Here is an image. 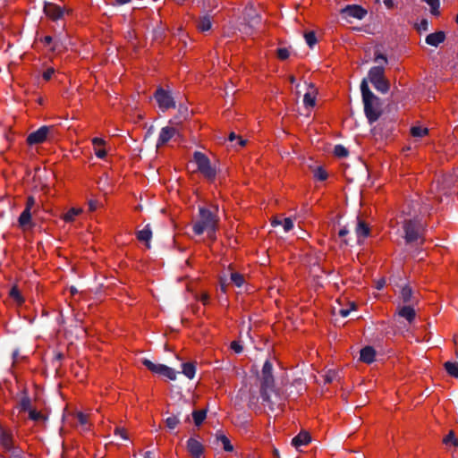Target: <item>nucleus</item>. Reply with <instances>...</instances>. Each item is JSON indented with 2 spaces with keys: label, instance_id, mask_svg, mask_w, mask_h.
Wrapping results in <instances>:
<instances>
[{
  "label": "nucleus",
  "instance_id": "1",
  "mask_svg": "<svg viewBox=\"0 0 458 458\" xmlns=\"http://www.w3.org/2000/svg\"><path fill=\"white\" fill-rule=\"evenodd\" d=\"M220 218L217 207L212 208L200 207L197 218L192 221V231L195 235L207 233L211 242L216 240V232L219 229Z\"/></svg>",
  "mask_w": 458,
  "mask_h": 458
},
{
  "label": "nucleus",
  "instance_id": "2",
  "mask_svg": "<svg viewBox=\"0 0 458 458\" xmlns=\"http://www.w3.org/2000/svg\"><path fill=\"white\" fill-rule=\"evenodd\" d=\"M360 91L364 104V113L369 123L379 119L382 114L379 98L369 89L367 81L364 79L360 83Z\"/></svg>",
  "mask_w": 458,
  "mask_h": 458
},
{
  "label": "nucleus",
  "instance_id": "3",
  "mask_svg": "<svg viewBox=\"0 0 458 458\" xmlns=\"http://www.w3.org/2000/svg\"><path fill=\"white\" fill-rule=\"evenodd\" d=\"M273 365L269 360H266L261 371L260 395L262 401L267 403L270 409H273L274 403L270 400L269 392L275 388V379L272 374Z\"/></svg>",
  "mask_w": 458,
  "mask_h": 458
},
{
  "label": "nucleus",
  "instance_id": "4",
  "mask_svg": "<svg viewBox=\"0 0 458 458\" xmlns=\"http://www.w3.org/2000/svg\"><path fill=\"white\" fill-rule=\"evenodd\" d=\"M193 161L197 165V170L208 182H214L216 178V169L211 165L210 159L202 152L195 151L193 154Z\"/></svg>",
  "mask_w": 458,
  "mask_h": 458
},
{
  "label": "nucleus",
  "instance_id": "5",
  "mask_svg": "<svg viewBox=\"0 0 458 458\" xmlns=\"http://www.w3.org/2000/svg\"><path fill=\"white\" fill-rule=\"evenodd\" d=\"M406 243L423 242L424 228L417 219H406L403 224Z\"/></svg>",
  "mask_w": 458,
  "mask_h": 458
},
{
  "label": "nucleus",
  "instance_id": "6",
  "mask_svg": "<svg viewBox=\"0 0 458 458\" xmlns=\"http://www.w3.org/2000/svg\"><path fill=\"white\" fill-rule=\"evenodd\" d=\"M369 80L375 89L382 93H386L390 89V83L385 76L383 66H374L369 71Z\"/></svg>",
  "mask_w": 458,
  "mask_h": 458
},
{
  "label": "nucleus",
  "instance_id": "7",
  "mask_svg": "<svg viewBox=\"0 0 458 458\" xmlns=\"http://www.w3.org/2000/svg\"><path fill=\"white\" fill-rule=\"evenodd\" d=\"M38 209L36 199L33 196H28L26 199L25 208L18 218V224L21 228L26 230L31 228L34 225L32 223V214H35Z\"/></svg>",
  "mask_w": 458,
  "mask_h": 458
},
{
  "label": "nucleus",
  "instance_id": "8",
  "mask_svg": "<svg viewBox=\"0 0 458 458\" xmlns=\"http://www.w3.org/2000/svg\"><path fill=\"white\" fill-rule=\"evenodd\" d=\"M154 98L157 103L158 107L163 112H165L171 108H175V101L174 100L171 93L163 88H158L155 91Z\"/></svg>",
  "mask_w": 458,
  "mask_h": 458
},
{
  "label": "nucleus",
  "instance_id": "9",
  "mask_svg": "<svg viewBox=\"0 0 458 458\" xmlns=\"http://www.w3.org/2000/svg\"><path fill=\"white\" fill-rule=\"evenodd\" d=\"M142 364L153 373L162 375L170 380L176 379V372L170 367L163 364H155L148 359H144Z\"/></svg>",
  "mask_w": 458,
  "mask_h": 458
},
{
  "label": "nucleus",
  "instance_id": "10",
  "mask_svg": "<svg viewBox=\"0 0 458 458\" xmlns=\"http://www.w3.org/2000/svg\"><path fill=\"white\" fill-rule=\"evenodd\" d=\"M70 12L64 5L61 6L55 3H45L44 13L46 16L53 21H56L62 19L64 14H68Z\"/></svg>",
  "mask_w": 458,
  "mask_h": 458
},
{
  "label": "nucleus",
  "instance_id": "11",
  "mask_svg": "<svg viewBox=\"0 0 458 458\" xmlns=\"http://www.w3.org/2000/svg\"><path fill=\"white\" fill-rule=\"evenodd\" d=\"M51 127L48 126H41L37 131L30 133L26 139V142L28 145H37L45 142L47 139V136L50 132Z\"/></svg>",
  "mask_w": 458,
  "mask_h": 458
},
{
  "label": "nucleus",
  "instance_id": "12",
  "mask_svg": "<svg viewBox=\"0 0 458 458\" xmlns=\"http://www.w3.org/2000/svg\"><path fill=\"white\" fill-rule=\"evenodd\" d=\"M187 451L193 458H199L204 453V446L196 438L190 437L187 441Z\"/></svg>",
  "mask_w": 458,
  "mask_h": 458
},
{
  "label": "nucleus",
  "instance_id": "13",
  "mask_svg": "<svg viewBox=\"0 0 458 458\" xmlns=\"http://www.w3.org/2000/svg\"><path fill=\"white\" fill-rule=\"evenodd\" d=\"M177 130L174 127L166 126L161 129L157 142V147L165 145L176 133Z\"/></svg>",
  "mask_w": 458,
  "mask_h": 458
},
{
  "label": "nucleus",
  "instance_id": "14",
  "mask_svg": "<svg viewBox=\"0 0 458 458\" xmlns=\"http://www.w3.org/2000/svg\"><path fill=\"white\" fill-rule=\"evenodd\" d=\"M91 143L96 157L100 159H104L107 155V151L106 149V141L102 138L95 137L91 140Z\"/></svg>",
  "mask_w": 458,
  "mask_h": 458
},
{
  "label": "nucleus",
  "instance_id": "15",
  "mask_svg": "<svg viewBox=\"0 0 458 458\" xmlns=\"http://www.w3.org/2000/svg\"><path fill=\"white\" fill-rule=\"evenodd\" d=\"M398 316L405 318L409 323H412L416 318V311L412 304H405L397 308Z\"/></svg>",
  "mask_w": 458,
  "mask_h": 458
},
{
  "label": "nucleus",
  "instance_id": "16",
  "mask_svg": "<svg viewBox=\"0 0 458 458\" xmlns=\"http://www.w3.org/2000/svg\"><path fill=\"white\" fill-rule=\"evenodd\" d=\"M358 242H360L370 234V227L364 220L358 217L357 225L355 227Z\"/></svg>",
  "mask_w": 458,
  "mask_h": 458
},
{
  "label": "nucleus",
  "instance_id": "17",
  "mask_svg": "<svg viewBox=\"0 0 458 458\" xmlns=\"http://www.w3.org/2000/svg\"><path fill=\"white\" fill-rule=\"evenodd\" d=\"M342 13H346L349 17H353L360 20L367 14V11L365 9L356 4L347 5L342 10Z\"/></svg>",
  "mask_w": 458,
  "mask_h": 458
},
{
  "label": "nucleus",
  "instance_id": "18",
  "mask_svg": "<svg viewBox=\"0 0 458 458\" xmlns=\"http://www.w3.org/2000/svg\"><path fill=\"white\" fill-rule=\"evenodd\" d=\"M318 90L313 85H310L308 91L304 94L303 103L306 107H314L316 105Z\"/></svg>",
  "mask_w": 458,
  "mask_h": 458
},
{
  "label": "nucleus",
  "instance_id": "19",
  "mask_svg": "<svg viewBox=\"0 0 458 458\" xmlns=\"http://www.w3.org/2000/svg\"><path fill=\"white\" fill-rule=\"evenodd\" d=\"M445 40V34L444 31H437L431 34H428L426 37V43L428 45L433 46V47H438L441 43H443Z\"/></svg>",
  "mask_w": 458,
  "mask_h": 458
},
{
  "label": "nucleus",
  "instance_id": "20",
  "mask_svg": "<svg viewBox=\"0 0 458 458\" xmlns=\"http://www.w3.org/2000/svg\"><path fill=\"white\" fill-rule=\"evenodd\" d=\"M376 351L371 346H366L360 350V360L367 364H370L375 360Z\"/></svg>",
  "mask_w": 458,
  "mask_h": 458
},
{
  "label": "nucleus",
  "instance_id": "21",
  "mask_svg": "<svg viewBox=\"0 0 458 458\" xmlns=\"http://www.w3.org/2000/svg\"><path fill=\"white\" fill-rule=\"evenodd\" d=\"M136 237H137L138 241H140L141 242H145L146 246L148 248H149V246H150L149 242L152 238V231H151L150 225H147L144 226L143 229L139 230L136 233Z\"/></svg>",
  "mask_w": 458,
  "mask_h": 458
},
{
  "label": "nucleus",
  "instance_id": "22",
  "mask_svg": "<svg viewBox=\"0 0 458 458\" xmlns=\"http://www.w3.org/2000/svg\"><path fill=\"white\" fill-rule=\"evenodd\" d=\"M310 440L311 437L310 434L306 431H301L292 439V445L294 447L298 448L301 445H308L310 442Z\"/></svg>",
  "mask_w": 458,
  "mask_h": 458
},
{
  "label": "nucleus",
  "instance_id": "23",
  "mask_svg": "<svg viewBox=\"0 0 458 458\" xmlns=\"http://www.w3.org/2000/svg\"><path fill=\"white\" fill-rule=\"evenodd\" d=\"M9 297L19 306L22 305L25 301L17 285L11 288Z\"/></svg>",
  "mask_w": 458,
  "mask_h": 458
},
{
  "label": "nucleus",
  "instance_id": "24",
  "mask_svg": "<svg viewBox=\"0 0 458 458\" xmlns=\"http://www.w3.org/2000/svg\"><path fill=\"white\" fill-rule=\"evenodd\" d=\"M0 444L7 450H10L13 445V436L10 432L2 431L0 433Z\"/></svg>",
  "mask_w": 458,
  "mask_h": 458
},
{
  "label": "nucleus",
  "instance_id": "25",
  "mask_svg": "<svg viewBox=\"0 0 458 458\" xmlns=\"http://www.w3.org/2000/svg\"><path fill=\"white\" fill-rule=\"evenodd\" d=\"M400 299L404 304H412V290L410 286L405 285L402 288Z\"/></svg>",
  "mask_w": 458,
  "mask_h": 458
},
{
  "label": "nucleus",
  "instance_id": "26",
  "mask_svg": "<svg viewBox=\"0 0 458 458\" xmlns=\"http://www.w3.org/2000/svg\"><path fill=\"white\" fill-rule=\"evenodd\" d=\"M82 213V208H70L63 216V219L65 222H72L75 220L76 216H80Z\"/></svg>",
  "mask_w": 458,
  "mask_h": 458
},
{
  "label": "nucleus",
  "instance_id": "27",
  "mask_svg": "<svg viewBox=\"0 0 458 458\" xmlns=\"http://www.w3.org/2000/svg\"><path fill=\"white\" fill-rule=\"evenodd\" d=\"M230 279L231 282L237 287L242 286L245 283L244 276L236 271H231Z\"/></svg>",
  "mask_w": 458,
  "mask_h": 458
},
{
  "label": "nucleus",
  "instance_id": "28",
  "mask_svg": "<svg viewBox=\"0 0 458 458\" xmlns=\"http://www.w3.org/2000/svg\"><path fill=\"white\" fill-rule=\"evenodd\" d=\"M216 440H217V442L221 443L223 449L225 451L232 452L233 450V446L231 444L230 439L226 436H225L223 434L216 435Z\"/></svg>",
  "mask_w": 458,
  "mask_h": 458
},
{
  "label": "nucleus",
  "instance_id": "29",
  "mask_svg": "<svg viewBox=\"0 0 458 458\" xmlns=\"http://www.w3.org/2000/svg\"><path fill=\"white\" fill-rule=\"evenodd\" d=\"M444 367L451 377H458V362L446 361Z\"/></svg>",
  "mask_w": 458,
  "mask_h": 458
},
{
  "label": "nucleus",
  "instance_id": "30",
  "mask_svg": "<svg viewBox=\"0 0 458 458\" xmlns=\"http://www.w3.org/2000/svg\"><path fill=\"white\" fill-rule=\"evenodd\" d=\"M196 368L191 362H186L182 364V373L190 379H192L195 376Z\"/></svg>",
  "mask_w": 458,
  "mask_h": 458
},
{
  "label": "nucleus",
  "instance_id": "31",
  "mask_svg": "<svg viewBox=\"0 0 458 458\" xmlns=\"http://www.w3.org/2000/svg\"><path fill=\"white\" fill-rule=\"evenodd\" d=\"M428 134V129L422 126H412L411 135L415 138H422Z\"/></svg>",
  "mask_w": 458,
  "mask_h": 458
},
{
  "label": "nucleus",
  "instance_id": "32",
  "mask_svg": "<svg viewBox=\"0 0 458 458\" xmlns=\"http://www.w3.org/2000/svg\"><path fill=\"white\" fill-rule=\"evenodd\" d=\"M313 176L317 181H326L328 177L327 172L322 166H317L313 170Z\"/></svg>",
  "mask_w": 458,
  "mask_h": 458
},
{
  "label": "nucleus",
  "instance_id": "33",
  "mask_svg": "<svg viewBox=\"0 0 458 458\" xmlns=\"http://www.w3.org/2000/svg\"><path fill=\"white\" fill-rule=\"evenodd\" d=\"M207 412L205 410H197L192 412V418L196 426H199L206 419Z\"/></svg>",
  "mask_w": 458,
  "mask_h": 458
},
{
  "label": "nucleus",
  "instance_id": "34",
  "mask_svg": "<svg viewBox=\"0 0 458 458\" xmlns=\"http://www.w3.org/2000/svg\"><path fill=\"white\" fill-rule=\"evenodd\" d=\"M199 30L205 32L211 29V21L208 17L201 18L197 25Z\"/></svg>",
  "mask_w": 458,
  "mask_h": 458
},
{
  "label": "nucleus",
  "instance_id": "35",
  "mask_svg": "<svg viewBox=\"0 0 458 458\" xmlns=\"http://www.w3.org/2000/svg\"><path fill=\"white\" fill-rule=\"evenodd\" d=\"M421 1L427 3L430 6V13L433 15L438 16L440 14L439 0H421Z\"/></svg>",
  "mask_w": 458,
  "mask_h": 458
},
{
  "label": "nucleus",
  "instance_id": "36",
  "mask_svg": "<svg viewBox=\"0 0 458 458\" xmlns=\"http://www.w3.org/2000/svg\"><path fill=\"white\" fill-rule=\"evenodd\" d=\"M443 443L446 445H451L454 446L458 445V441L454 436V433L453 431H450L443 439Z\"/></svg>",
  "mask_w": 458,
  "mask_h": 458
},
{
  "label": "nucleus",
  "instance_id": "37",
  "mask_svg": "<svg viewBox=\"0 0 458 458\" xmlns=\"http://www.w3.org/2000/svg\"><path fill=\"white\" fill-rule=\"evenodd\" d=\"M290 56V51L288 48L286 47H280V48H277L276 50V57L281 60V61H284L286 59H288Z\"/></svg>",
  "mask_w": 458,
  "mask_h": 458
},
{
  "label": "nucleus",
  "instance_id": "38",
  "mask_svg": "<svg viewBox=\"0 0 458 458\" xmlns=\"http://www.w3.org/2000/svg\"><path fill=\"white\" fill-rule=\"evenodd\" d=\"M306 43L312 47L317 43V38L314 31H309L304 34Z\"/></svg>",
  "mask_w": 458,
  "mask_h": 458
},
{
  "label": "nucleus",
  "instance_id": "39",
  "mask_svg": "<svg viewBox=\"0 0 458 458\" xmlns=\"http://www.w3.org/2000/svg\"><path fill=\"white\" fill-rule=\"evenodd\" d=\"M29 419L34 421H38L41 420H45V417L41 413V411H38L35 409H31L29 411Z\"/></svg>",
  "mask_w": 458,
  "mask_h": 458
},
{
  "label": "nucleus",
  "instance_id": "40",
  "mask_svg": "<svg viewBox=\"0 0 458 458\" xmlns=\"http://www.w3.org/2000/svg\"><path fill=\"white\" fill-rule=\"evenodd\" d=\"M334 154L337 157H345L348 155V150L342 145H336L334 148Z\"/></svg>",
  "mask_w": 458,
  "mask_h": 458
},
{
  "label": "nucleus",
  "instance_id": "41",
  "mask_svg": "<svg viewBox=\"0 0 458 458\" xmlns=\"http://www.w3.org/2000/svg\"><path fill=\"white\" fill-rule=\"evenodd\" d=\"M76 419L78 420V422L85 427V429H88V426H89V417L88 415L82 413V412H78L76 414Z\"/></svg>",
  "mask_w": 458,
  "mask_h": 458
},
{
  "label": "nucleus",
  "instance_id": "42",
  "mask_svg": "<svg viewBox=\"0 0 458 458\" xmlns=\"http://www.w3.org/2000/svg\"><path fill=\"white\" fill-rule=\"evenodd\" d=\"M165 424L169 428L173 429L179 424V420L176 416H170L165 420Z\"/></svg>",
  "mask_w": 458,
  "mask_h": 458
},
{
  "label": "nucleus",
  "instance_id": "43",
  "mask_svg": "<svg viewBox=\"0 0 458 458\" xmlns=\"http://www.w3.org/2000/svg\"><path fill=\"white\" fill-rule=\"evenodd\" d=\"M115 436L120 437L121 438L126 440L129 438L127 430L124 428L116 427L114 431Z\"/></svg>",
  "mask_w": 458,
  "mask_h": 458
},
{
  "label": "nucleus",
  "instance_id": "44",
  "mask_svg": "<svg viewBox=\"0 0 458 458\" xmlns=\"http://www.w3.org/2000/svg\"><path fill=\"white\" fill-rule=\"evenodd\" d=\"M282 225L285 232H289L293 227V222L292 218L285 217V218H283Z\"/></svg>",
  "mask_w": 458,
  "mask_h": 458
},
{
  "label": "nucleus",
  "instance_id": "45",
  "mask_svg": "<svg viewBox=\"0 0 458 458\" xmlns=\"http://www.w3.org/2000/svg\"><path fill=\"white\" fill-rule=\"evenodd\" d=\"M356 310V304L354 302L350 303V308L348 309H340L338 313L340 316L345 318L347 317L351 310Z\"/></svg>",
  "mask_w": 458,
  "mask_h": 458
},
{
  "label": "nucleus",
  "instance_id": "46",
  "mask_svg": "<svg viewBox=\"0 0 458 458\" xmlns=\"http://www.w3.org/2000/svg\"><path fill=\"white\" fill-rule=\"evenodd\" d=\"M55 73V69L50 67V68H47L42 74V77L45 81H49L52 76L54 75Z\"/></svg>",
  "mask_w": 458,
  "mask_h": 458
},
{
  "label": "nucleus",
  "instance_id": "47",
  "mask_svg": "<svg viewBox=\"0 0 458 458\" xmlns=\"http://www.w3.org/2000/svg\"><path fill=\"white\" fill-rule=\"evenodd\" d=\"M230 347L233 351H234L236 353H240L242 352V344L237 341H233L230 344Z\"/></svg>",
  "mask_w": 458,
  "mask_h": 458
},
{
  "label": "nucleus",
  "instance_id": "48",
  "mask_svg": "<svg viewBox=\"0 0 458 458\" xmlns=\"http://www.w3.org/2000/svg\"><path fill=\"white\" fill-rule=\"evenodd\" d=\"M88 205H89V210L90 212H94L98 208V201L95 200V199H90V200H89Z\"/></svg>",
  "mask_w": 458,
  "mask_h": 458
},
{
  "label": "nucleus",
  "instance_id": "49",
  "mask_svg": "<svg viewBox=\"0 0 458 458\" xmlns=\"http://www.w3.org/2000/svg\"><path fill=\"white\" fill-rule=\"evenodd\" d=\"M21 410L23 411H30L31 410L30 407V399L28 398H24L21 400Z\"/></svg>",
  "mask_w": 458,
  "mask_h": 458
},
{
  "label": "nucleus",
  "instance_id": "50",
  "mask_svg": "<svg viewBox=\"0 0 458 458\" xmlns=\"http://www.w3.org/2000/svg\"><path fill=\"white\" fill-rule=\"evenodd\" d=\"M199 300L202 302L203 305H208L209 303L210 296L208 293H203L200 294Z\"/></svg>",
  "mask_w": 458,
  "mask_h": 458
},
{
  "label": "nucleus",
  "instance_id": "51",
  "mask_svg": "<svg viewBox=\"0 0 458 458\" xmlns=\"http://www.w3.org/2000/svg\"><path fill=\"white\" fill-rule=\"evenodd\" d=\"M379 59H381L385 64H387L386 56L381 53H377L375 55V62H377Z\"/></svg>",
  "mask_w": 458,
  "mask_h": 458
},
{
  "label": "nucleus",
  "instance_id": "52",
  "mask_svg": "<svg viewBox=\"0 0 458 458\" xmlns=\"http://www.w3.org/2000/svg\"><path fill=\"white\" fill-rule=\"evenodd\" d=\"M40 40L45 46H48L52 43L53 38L51 36H45Z\"/></svg>",
  "mask_w": 458,
  "mask_h": 458
},
{
  "label": "nucleus",
  "instance_id": "53",
  "mask_svg": "<svg viewBox=\"0 0 458 458\" xmlns=\"http://www.w3.org/2000/svg\"><path fill=\"white\" fill-rule=\"evenodd\" d=\"M282 223H283V219H281L279 216H275L272 220H271V225L273 226H276V225H282Z\"/></svg>",
  "mask_w": 458,
  "mask_h": 458
},
{
  "label": "nucleus",
  "instance_id": "54",
  "mask_svg": "<svg viewBox=\"0 0 458 458\" xmlns=\"http://www.w3.org/2000/svg\"><path fill=\"white\" fill-rule=\"evenodd\" d=\"M349 233L348 229L344 226L343 228H341L338 232V236L340 238H344L345 235H347Z\"/></svg>",
  "mask_w": 458,
  "mask_h": 458
},
{
  "label": "nucleus",
  "instance_id": "55",
  "mask_svg": "<svg viewBox=\"0 0 458 458\" xmlns=\"http://www.w3.org/2000/svg\"><path fill=\"white\" fill-rule=\"evenodd\" d=\"M428 21L426 19H423L421 21H420V29H422L424 30H428Z\"/></svg>",
  "mask_w": 458,
  "mask_h": 458
},
{
  "label": "nucleus",
  "instance_id": "56",
  "mask_svg": "<svg viewBox=\"0 0 458 458\" xmlns=\"http://www.w3.org/2000/svg\"><path fill=\"white\" fill-rule=\"evenodd\" d=\"M384 4H385V5H386L388 9H392V8H394V1H393V0H384Z\"/></svg>",
  "mask_w": 458,
  "mask_h": 458
},
{
  "label": "nucleus",
  "instance_id": "57",
  "mask_svg": "<svg viewBox=\"0 0 458 458\" xmlns=\"http://www.w3.org/2000/svg\"><path fill=\"white\" fill-rule=\"evenodd\" d=\"M237 144L241 147H244L246 145V140H243L242 137H238Z\"/></svg>",
  "mask_w": 458,
  "mask_h": 458
},
{
  "label": "nucleus",
  "instance_id": "58",
  "mask_svg": "<svg viewBox=\"0 0 458 458\" xmlns=\"http://www.w3.org/2000/svg\"><path fill=\"white\" fill-rule=\"evenodd\" d=\"M238 137H239V136H236L234 132H231V133L229 134L228 140H229L230 141H233L234 140H238Z\"/></svg>",
  "mask_w": 458,
  "mask_h": 458
},
{
  "label": "nucleus",
  "instance_id": "59",
  "mask_svg": "<svg viewBox=\"0 0 458 458\" xmlns=\"http://www.w3.org/2000/svg\"><path fill=\"white\" fill-rule=\"evenodd\" d=\"M143 456H144V458H153L152 453L150 451L145 452Z\"/></svg>",
  "mask_w": 458,
  "mask_h": 458
},
{
  "label": "nucleus",
  "instance_id": "60",
  "mask_svg": "<svg viewBox=\"0 0 458 458\" xmlns=\"http://www.w3.org/2000/svg\"><path fill=\"white\" fill-rule=\"evenodd\" d=\"M221 290L225 293L226 292V284L224 282H220Z\"/></svg>",
  "mask_w": 458,
  "mask_h": 458
},
{
  "label": "nucleus",
  "instance_id": "61",
  "mask_svg": "<svg viewBox=\"0 0 458 458\" xmlns=\"http://www.w3.org/2000/svg\"><path fill=\"white\" fill-rule=\"evenodd\" d=\"M18 355H19L18 351H14L13 353V362H15L17 360Z\"/></svg>",
  "mask_w": 458,
  "mask_h": 458
},
{
  "label": "nucleus",
  "instance_id": "62",
  "mask_svg": "<svg viewBox=\"0 0 458 458\" xmlns=\"http://www.w3.org/2000/svg\"><path fill=\"white\" fill-rule=\"evenodd\" d=\"M131 0H116V2L120 4H124L130 2Z\"/></svg>",
  "mask_w": 458,
  "mask_h": 458
},
{
  "label": "nucleus",
  "instance_id": "63",
  "mask_svg": "<svg viewBox=\"0 0 458 458\" xmlns=\"http://www.w3.org/2000/svg\"><path fill=\"white\" fill-rule=\"evenodd\" d=\"M326 381H327V382H328V383H330V382L332 381V378H331V377H329L328 376H327V377H326Z\"/></svg>",
  "mask_w": 458,
  "mask_h": 458
},
{
  "label": "nucleus",
  "instance_id": "64",
  "mask_svg": "<svg viewBox=\"0 0 458 458\" xmlns=\"http://www.w3.org/2000/svg\"><path fill=\"white\" fill-rule=\"evenodd\" d=\"M294 81H295L294 77H293V76H291V77H290V81H291L292 83H293V82H294Z\"/></svg>",
  "mask_w": 458,
  "mask_h": 458
}]
</instances>
